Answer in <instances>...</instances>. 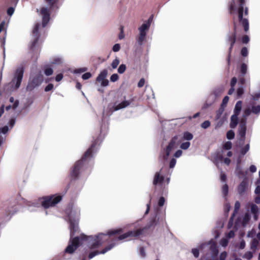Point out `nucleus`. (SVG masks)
Wrapping results in <instances>:
<instances>
[{
  "instance_id": "nucleus-42",
  "label": "nucleus",
  "mask_w": 260,
  "mask_h": 260,
  "mask_svg": "<svg viewBox=\"0 0 260 260\" xmlns=\"http://www.w3.org/2000/svg\"><path fill=\"white\" fill-rule=\"evenodd\" d=\"M251 112H252L251 111L249 107L245 109L244 111V115H243V116L244 117V118H246V117L250 115V114L251 113Z\"/></svg>"
},
{
  "instance_id": "nucleus-26",
  "label": "nucleus",
  "mask_w": 260,
  "mask_h": 260,
  "mask_svg": "<svg viewBox=\"0 0 260 260\" xmlns=\"http://www.w3.org/2000/svg\"><path fill=\"white\" fill-rule=\"evenodd\" d=\"M258 207L254 205V204H252L251 205V212L255 214L254 215V217L255 218V219H257V217H256V214L257 213V212H258Z\"/></svg>"
},
{
  "instance_id": "nucleus-63",
  "label": "nucleus",
  "mask_w": 260,
  "mask_h": 260,
  "mask_svg": "<svg viewBox=\"0 0 260 260\" xmlns=\"http://www.w3.org/2000/svg\"><path fill=\"white\" fill-rule=\"evenodd\" d=\"M14 9L13 8H12V7L9 8L7 11L8 14L10 16L12 15V14L14 13Z\"/></svg>"
},
{
  "instance_id": "nucleus-24",
  "label": "nucleus",
  "mask_w": 260,
  "mask_h": 260,
  "mask_svg": "<svg viewBox=\"0 0 260 260\" xmlns=\"http://www.w3.org/2000/svg\"><path fill=\"white\" fill-rule=\"evenodd\" d=\"M192 139H193V135L192 134H191L188 132H186L183 133V139L184 140L189 141V140H192Z\"/></svg>"
},
{
  "instance_id": "nucleus-6",
  "label": "nucleus",
  "mask_w": 260,
  "mask_h": 260,
  "mask_svg": "<svg viewBox=\"0 0 260 260\" xmlns=\"http://www.w3.org/2000/svg\"><path fill=\"white\" fill-rule=\"evenodd\" d=\"M94 147V144H93L91 145V147L89 148L87 150V151L85 152L84 156H83L82 159L81 160H79L76 163V164L75 165L74 167H73V168L71 171V174L72 176L76 177L78 175V171H79V168L82 164V162L83 160L86 157H87L91 155V152H92V149Z\"/></svg>"
},
{
  "instance_id": "nucleus-59",
  "label": "nucleus",
  "mask_w": 260,
  "mask_h": 260,
  "mask_svg": "<svg viewBox=\"0 0 260 260\" xmlns=\"http://www.w3.org/2000/svg\"><path fill=\"white\" fill-rule=\"evenodd\" d=\"M53 88V85L52 84H48L45 88V91H49Z\"/></svg>"
},
{
  "instance_id": "nucleus-43",
  "label": "nucleus",
  "mask_w": 260,
  "mask_h": 260,
  "mask_svg": "<svg viewBox=\"0 0 260 260\" xmlns=\"http://www.w3.org/2000/svg\"><path fill=\"white\" fill-rule=\"evenodd\" d=\"M91 77V74L89 72H87L82 75V78L83 80H87V79H89Z\"/></svg>"
},
{
  "instance_id": "nucleus-50",
  "label": "nucleus",
  "mask_w": 260,
  "mask_h": 260,
  "mask_svg": "<svg viewBox=\"0 0 260 260\" xmlns=\"http://www.w3.org/2000/svg\"><path fill=\"white\" fill-rule=\"evenodd\" d=\"M9 128L7 126H5L3 127L0 128V133L5 134L8 132Z\"/></svg>"
},
{
  "instance_id": "nucleus-55",
  "label": "nucleus",
  "mask_w": 260,
  "mask_h": 260,
  "mask_svg": "<svg viewBox=\"0 0 260 260\" xmlns=\"http://www.w3.org/2000/svg\"><path fill=\"white\" fill-rule=\"evenodd\" d=\"M224 210L226 213H228L230 210V205L229 203H226L224 206Z\"/></svg>"
},
{
  "instance_id": "nucleus-30",
  "label": "nucleus",
  "mask_w": 260,
  "mask_h": 260,
  "mask_svg": "<svg viewBox=\"0 0 260 260\" xmlns=\"http://www.w3.org/2000/svg\"><path fill=\"white\" fill-rule=\"evenodd\" d=\"M251 112L254 114H259L260 113V106H253L252 107Z\"/></svg>"
},
{
  "instance_id": "nucleus-1",
  "label": "nucleus",
  "mask_w": 260,
  "mask_h": 260,
  "mask_svg": "<svg viewBox=\"0 0 260 260\" xmlns=\"http://www.w3.org/2000/svg\"><path fill=\"white\" fill-rule=\"evenodd\" d=\"M66 212L68 214L70 223L71 236L70 244L66 249V252L72 253L84 240L88 241L89 242H92L90 249H93L101 246L104 242L108 240V236L104 234L98 235L94 239L92 237H87L84 235H81L80 238L77 237L73 238L74 233L78 230L77 221L80 215V209L77 207L71 205L66 210Z\"/></svg>"
},
{
  "instance_id": "nucleus-48",
  "label": "nucleus",
  "mask_w": 260,
  "mask_h": 260,
  "mask_svg": "<svg viewBox=\"0 0 260 260\" xmlns=\"http://www.w3.org/2000/svg\"><path fill=\"white\" fill-rule=\"evenodd\" d=\"M252 253L251 252H248L244 255L243 257L247 259H250L252 257Z\"/></svg>"
},
{
  "instance_id": "nucleus-4",
  "label": "nucleus",
  "mask_w": 260,
  "mask_h": 260,
  "mask_svg": "<svg viewBox=\"0 0 260 260\" xmlns=\"http://www.w3.org/2000/svg\"><path fill=\"white\" fill-rule=\"evenodd\" d=\"M23 72L24 70L23 67L21 66L17 69L15 73L14 77L11 83L12 86L15 85L14 89H17L19 87L22 79Z\"/></svg>"
},
{
  "instance_id": "nucleus-25",
  "label": "nucleus",
  "mask_w": 260,
  "mask_h": 260,
  "mask_svg": "<svg viewBox=\"0 0 260 260\" xmlns=\"http://www.w3.org/2000/svg\"><path fill=\"white\" fill-rule=\"evenodd\" d=\"M249 149V144H247L244 147L242 148L240 152V156H243L245 155Z\"/></svg>"
},
{
  "instance_id": "nucleus-51",
  "label": "nucleus",
  "mask_w": 260,
  "mask_h": 260,
  "mask_svg": "<svg viewBox=\"0 0 260 260\" xmlns=\"http://www.w3.org/2000/svg\"><path fill=\"white\" fill-rule=\"evenodd\" d=\"M241 54L243 56H246L248 55V50L246 47L243 48L241 50Z\"/></svg>"
},
{
  "instance_id": "nucleus-7",
  "label": "nucleus",
  "mask_w": 260,
  "mask_h": 260,
  "mask_svg": "<svg viewBox=\"0 0 260 260\" xmlns=\"http://www.w3.org/2000/svg\"><path fill=\"white\" fill-rule=\"evenodd\" d=\"M142 232V231L141 229H138L133 231H129L125 234L120 235L118 238V240H122L125 239L126 240H131L141 235Z\"/></svg>"
},
{
  "instance_id": "nucleus-56",
  "label": "nucleus",
  "mask_w": 260,
  "mask_h": 260,
  "mask_svg": "<svg viewBox=\"0 0 260 260\" xmlns=\"http://www.w3.org/2000/svg\"><path fill=\"white\" fill-rule=\"evenodd\" d=\"M249 41V38L247 36H244L242 39V41L243 43H247Z\"/></svg>"
},
{
  "instance_id": "nucleus-52",
  "label": "nucleus",
  "mask_w": 260,
  "mask_h": 260,
  "mask_svg": "<svg viewBox=\"0 0 260 260\" xmlns=\"http://www.w3.org/2000/svg\"><path fill=\"white\" fill-rule=\"evenodd\" d=\"M52 73H53V70L51 68H47L45 71V74L47 76L51 75L52 74Z\"/></svg>"
},
{
  "instance_id": "nucleus-15",
  "label": "nucleus",
  "mask_w": 260,
  "mask_h": 260,
  "mask_svg": "<svg viewBox=\"0 0 260 260\" xmlns=\"http://www.w3.org/2000/svg\"><path fill=\"white\" fill-rule=\"evenodd\" d=\"M114 246V245H112V244H111V245L108 246L104 249H103L102 251H101L100 252V253L104 254L107 251L110 250ZM99 253H100V252L98 250H95L93 252H91L89 254V258H92L94 256L98 255Z\"/></svg>"
},
{
  "instance_id": "nucleus-2",
  "label": "nucleus",
  "mask_w": 260,
  "mask_h": 260,
  "mask_svg": "<svg viewBox=\"0 0 260 260\" xmlns=\"http://www.w3.org/2000/svg\"><path fill=\"white\" fill-rule=\"evenodd\" d=\"M244 0H233L229 6L230 13L232 15H237L239 21L243 25L244 30L246 32L249 29L248 20L243 18V15H247L248 9L246 7L244 9Z\"/></svg>"
},
{
  "instance_id": "nucleus-49",
  "label": "nucleus",
  "mask_w": 260,
  "mask_h": 260,
  "mask_svg": "<svg viewBox=\"0 0 260 260\" xmlns=\"http://www.w3.org/2000/svg\"><path fill=\"white\" fill-rule=\"evenodd\" d=\"M229 98L228 96H225L222 100L221 107L225 106L229 101Z\"/></svg>"
},
{
  "instance_id": "nucleus-19",
  "label": "nucleus",
  "mask_w": 260,
  "mask_h": 260,
  "mask_svg": "<svg viewBox=\"0 0 260 260\" xmlns=\"http://www.w3.org/2000/svg\"><path fill=\"white\" fill-rule=\"evenodd\" d=\"M130 103L128 101H124L118 105L114 106V111H117L121 109L125 108L129 105Z\"/></svg>"
},
{
  "instance_id": "nucleus-60",
  "label": "nucleus",
  "mask_w": 260,
  "mask_h": 260,
  "mask_svg": "<svg viewBox=\"0 0 260 260\" xmlns=\"http://www.w3.org/2000/svg\"><path fill=\"white\" fill-rule=\"evenodd\" d=\"M237 83V79L235 77H233L232 79L231 82V87H234L235 85H236Z\"/></svg>"
},
{
  "instance_id": "nucleus-9",
  "label": "nucleus",
  "mask_w": 260,
  "mask_h": 260,
  "mask_svg": "<svg viewBox=\"0 0 260 260\" xmlns=\"http://www.w3.org/2000/svg\"><path fill=\"white\" fill-rule=\"evenodd\" d=\"M178 139L177 136H175L173 137L171 142H170L169 145L166 148V156H165V158L167 159L168 157L169 156L172 150L175 149L177 147V140Z\"/></svg>"
},
{
  "instance_id": "nucleus-29",
  "label": "nucleus",
  "mask_w": 260,
  "mask_h": 260,
  "mask_svg": "<svg viewBox=\"0 0 260 260\" xmlns=\"http://www.w3.org/2000/svg\"><path fill=\"white\" fill-rule=\"evenodd\" d=\"M146 36L144 35H139V37L137 40V42L139 45H142L143 42L146 39Z\"/></svg>"
},
{
  "instance_id": "nucleus-3",
  "label": "nucleus",
  "mask_w": 260,
  "mask_h": 260,
  "mask_svg": "<svg viewBox=\"0 0 260 260\" xmlns=\"http://www.w3.org/2000/svg\"><path fill=\"white\" fill-rule=\"evenodd\" d=\"M61 196L46 197L39 199L40 204L45 208L54 206L60 201Z\"/></svg>"
},
{
  "instance_id": "nucleus-27",
  "label": "nucleus",
  "mask_w": 260,
  "mask_h": 260,
  "mask_svg": "<svg viewBox=\"0 0 260 260\" xmlns=\"http://www.w3.org/2000/svg\"><path fill=\"white\" fill-rule=\"evenodd\" d=\"M229 187L226 184L223 185L222 187V193L224 197H226L228 193Z\"/></svg>"
},
{
  "instance_id": "nucleus-58",
  "label": "nucleus",
  "mask_w": 260,
  "mask_h": 260,
  "mask_svg": "<svg viewBox=\"0 0 260 260\" xmlns=\"http://www.w3.org/2000/svg\"><path fill=\"white\" fill-rule=\"evenodd\" d=\"M165 202V198L164 197H161L158 201V205L159 206L161 207L164 205Z\"/></svg>"
},
{
  "instance_id": "nucleus-10",
  "label": "nucleus",
  "mask_w": 260,
  "mask_h": 260,
  "mask_svg": "<svg viewBox=\"0 0 260 260\" xmlns=\"http://www.w3.org/2000/svg\"><path fill=\"white\" fill-rule=\"evenodd\" d=\"M40 14L42 16V26L43 27H45L46 26L50 19V14L49 13V11L47 8L43 7L41 9Z\"/></svg>"
},
{
  "instance_id": "nucleus-38",
  "label": "nucleus",
  "mask_w": 260,
  "mask_h": 260,
  "mask_svg": "<svg viewBox=\"0 0 260 260\" xmlns=\"http://www.w3.org/2000/svg\"><path fill=\"white\" fill-rule=\"evenodd\" d=\"M247 67L245 63H242L241 67V72L243 74H245L247 71Z\"/></svg>"
},
{
  "instance_id": "nucleus-35",
  "label": "nucleus",
  "mask_w": 260,
  "mask_h": 260,
  "mask_svg": "<svg viewBox=\"0 0 260 260\" xmlns=\"http://www.w3.org/2000/svg\"><path fill=\"white\" fill-rule=\"evenodd\" d=\"M190 145V143L189 142H186L182 143L180 145V148L184 150L187 149Z\"/></svg>"
},
{
  "instance_id": "nucleus-36",
  "label": "nucleus",
  "mask_w": 260,
  "mask_h": 260,
  "mask_svg": "<svg viewBox=\"0 0 260 260\" xmlns=\"http://www.w3.org/2000/svg\"><path fill=\"white\" fill-rule=\"evenodd\" d=\"M118 79L119 76L117 74H113L110 77V80L113 82H116Z\"/></svg>"
},
{
  "instance_id": "nucleus-14",
  "label": "nucleus",
  "mask_w": 260,
  "mask_h": 260,
  "mask_svg": "<svg viewBox=\"0 0 260 260\" xmlns=\"http://www.w3.org/2000/svg\"><path fill=\"white\" fill-rule=\"evenodd\" d=\"M250 219V216L248 213H245L242 218H239L236 222V227L241 224L245 226Z\"/></svg>"
},
{
  "instance_id": "nucleus-34",
  "label": "nucleus",
  "mask_w": 260,
  "mask_h": 260,
  "mask_svg": "<svg viewBox=\"0 0 260 260\" xmlns=\"http://www.w3.org/2000/svg\"><path fill=\"white\" fill-rule=\"evenodd\" d=\"M126 66L124 64H121L118 69V72L119 74L123 73L126 70Z\"/></svg>"
},
{
  "instance_id": "nucleus-53",
  "label": "nucleus",
  "mask_w": 260,
  "mask_h": 260,
  "mask_svg": "<svg viewBox=\"0 0 260 260\" xmlns=\"http://www.w3.org/2000/svg\"><path fill=\"white\" fill-rule=\"evenodd\" d=\"M176 164V160L174 158H172L171 161H170V168H173L174 167V166H175Z\"/></svg>"
},
{
  "instance_id": "nucleus-33",
  "label": "nucleus",
  "mask_w": 260,
  "mask_h": 260,
  "mask_svg": "<svg viewBox=\"0 0 260 260\" xmlns=\"http://www.w3.org/2000/svg\"><path fill=\"white\" fill-rule=\"evenodd\" d=\"M119 59L117 58H116L112 62L111 66L112 68L114 69H116L119 64Z\"/></svg>"
},
{
  "instance_id": "nucleus-37",
  "label": "nucleus",
  "mask_w": 260,
  "mask_h": 260,
  "mask_svg": "<svg viewBox=\"0 0 260 260\" xmlns=\"http://www.w3.org/2000/svg\"><path fill=\"white\" fill-rule=\"evenodd\" d=\"M87 70V69L86 68H79L78 69H76L74 71L73 73L75 74H78V73H83Z\"/></svg>"
},
{
  "instance_id": "nucleus-62",
  "label": "nucleus",
  "mask_w": 260,
  "mask_h": 260,
  "mask_svg": "<svg viewBox=\"0 0 260 260\" xmlns=\"http://www.w3.org/2000/svg\"><path fill=\"white\" fill-rule=\"evenodd\" d=\"M182 154V151L181 150H177L174 154V156L176 157H179Z\"/></svg>"
},
{
  "instance_id": "nucleus-22",
  "label": "nucleus",
  "mask_w": 260,
  "mask_h": 260,
  "mask_svg": "<svg viewBox=\"0 0 260 260\" xmlns=\"http://www.w3.org/2000/svg\"><path fill=\"white\" fill-rule=\"evenodd\" d=\"M235 41H236V35H235V33H234L233 34H232V36H231L229 38V41L231 43V46L229 48L230 52L231 51V50L233 48V45H234V43H235Z\"/></svg>"
},
{
  "instance_id": "nucleus-64",
  "label": "nucleus",
  "mask_w": 260,
  "mask_h": 260,
  "mask_svg": "<svg viewBox=\"0 0 260 260\" xmlns=\"http://www.w3.org/2000/svg\"><path fill=\"white\" fill-rule=\"evenodd\" d=\"M243 93V88L240 87L237 89V94L239 96L241 95Z\"/></svg>"
},
{
  "instance_id": "nucleus-31",
  "label": "nucleus",
  "mask_w": 260,
  "mask_h": 260,
  "mask_svg": "<svg viewBox=\"0 0 260 260\" xmlns=\"http://www.w3.org/2000/svg\"><path fill=\"white\" fill-rule=\"evenodd\" d=\"M228 243H229L228 239H227V238H226V237L222 238L220 241V244L222 247H226L228 245Z\"/></svg>"
},
{
  "instance_id": "nucleus-47",
  "label": "nucleus",
  "mask_w": 260,
  "mask_h": 260,
  "mask_svg": "<svg viewBox=\"0 0 260 260\" xmlns=\"http://www.w3.org/2000/svg\"><path fill=\"white\" fill-rule=\"evenodd\" d=\"M235 236V232L234 231H231L229 233H228L226 235V238H227V239H230V238H233Z\"/></svg>"
},
{
  "instance_id": "nucleus-16",
  "label": "nucleus",
  "mask_w": 260,
  "mask_h": 260,
  "mask_svg": "<svg viewBox=\"0 0 260 260\" xmlns=\"http://www.w3.org/2000/svg\"><path fill=\"white\" fill-rule=\"evenodd\" d=\"M240 204L239 202H238V201L236 202V203L235 204L234 212L233 215L231 217V218L229 220V228H231V227L232 226L233 223V221H234V219H233L234 216L235 215V214H236L238 212V211H239V210L240 209Z\"/></svg>"
},
{
  "instance_id": "nucleus-23",
  "label": "nucleus",
  "mask_w": 260,
  "mask_h": 260,
  "mask_svg": "<svg viewBox=\"0 0 260 260\" xmlns=\"http://www.w3.org/2000/svg\"><path fill=\"white\" fill-rule=\"evenodd\" d=\"M232 143L230 141L225 142L222 146V153H224V150H230L232 148Z\"/></svg>"
},
{
  "instance_id": "nucleus-5",
  "label": "nucleus",
  "mask_w": 260,
  "mask_h": 260,
  "mask_svg": "<svg viewBox=\"0 0 260 260\" xmlns=\"http://www.w3.org/2000/svg\"><path fill=\"white\" fill-rule=\"evenodd\" d=\"M242 105V103L241 101L237 102L235 105L234 109V114L231 116V118L230 127L231 128L236 127L238 124V116L241 110Z\"/></svg>"
},
{
  "instance_id": "nucleus-40",
  "label": "nucleus",
  "mask_w": 260,
  "mask_h": 260,
  "mask_svg": "<svg viewBox=\"0 0 260 260\" xmlns=\"http://www.w3.org/2000/svg\"><path fill=\"white\" fill-rule=\"evenodd\" d=\"M210 125V122L208 120H206L202 123L201 126L203 128H207Z\"/></svg>"
},
{
  "instance_id": "nucleus-8",
  "label": "nucleus",
  "mask_w": 260,
  "mask_h": 260,
  "mask_svg": "<svg viewBox=\"0 0 260 260\" xmlns=\"http://www.w3.org/2000/svg\"><path fill=\"white\" fill-rule=\"evenodd\" d=\"M108 74L107 70H104L98 75L96 81L101 83L102 86H107L109 84V81L106 79Z\"/></svg>"
},
{
  "instance_id": "nucleus-39",
  "label": "nucleus",
  "mask_w": 260,
  "mask_h": 260,
  "mask_svg": "<svg viewBox=\"0 0 260 260\" xmlns=\"http://www.w3.org/2000/svg\"><path fill=\"white\" fill-rule=\"evenodd\" d=\"M191 252L195 257H198L199 256V249L198 248L192 249Z\"/></svg>"
},
{
  "instance_id": "nucleus-41",
  "label": "nucleus",
  "mask_w": 260,
  "mask_h": 260,
  "mask_svg": "<svg viewBox=\"0 0 260 260\" xmlns=\"http://www.w3.org/2000/svg\"><path fill=\"white\" fill-rule=\"evenodd\" d=\"M228 253L225 251L221 252L219 255V260H225L227 257Z\"/></svg>"
},
{
  "instance_id": "nucleus-17",
  "label": "nucleus",
  "mask_w": 260,
  "mask_h": 260,
  "mask_svg": "<svg viewBox=\"0 0 260 260\" xmlns=\"http://www.w3.org/2000/svg\"><path fill=\"white\" fill-rule=\"evenodd\" d=\"M152 20V16H151L146 22L143 23L142 25L139 28V29L147 32L150 26Z\"/></svg>"
},
{
  "instance_id": "nucleus-44",
  "label": "nucleus",
  "mask_w": 260,
  "mask_h": 260,
  "mask_svg": "<svg viewBox=\"0 0 260 260\" xmlns=\"http://www.w3.org/2000/svg\"><path fill=\"white\" fill-rule=\"evenodd\" d=\"M121 232V229H116V230L111 231H110L109 232L108 234H109V235H114V234L119 233Z\"/></svg>"
},
{
  "instance_id": "nucleus-32",
  "label": "nucleus",
  "mask_w": 260,
  "mask_h": 260,
  "mask_svg": "<svg viewBox=\"0 0 260 260\" xmlns=\"http://www.w3.org/2000/svg\"><path fill=\"white\" fill-rule=\"evenodd\" d=\"M235 137V133L234 132L232 131H229L226 133V138L227 139L229 140H232Z\"/></svg>"
},
{
  "instance_id": "nucleus-20",
  "label": "nucleus",
  "mask_w": 260,
  "mask_h": 260,
  "mask_svg": "<svg viewBox=\"0 0 260 260\" xmlns=\"http://www.w3.org/2000/svg\"><path fill=\"white\" fill-rule=\"evenodd\" d=\"M240 126L239 134L241 137H244L246 132V121L245 119H243L241 121Z\"/></svg>"
},
{
  "instance_id": "nucleus-18",
  "label": "nucleus",
  "mask_w": 260,
  "mask_h": 260,
  "mask_svg": "<svg viewBox=\"0 0 260 260\" xmlns=\"http://www.w3.org/2000/svg\"><path fill=\"white\" fill-rule=\"evenodd\" d=\"M40 27H41V25L38 23L35 25L34 28L33 29L32 35L35 38V41H34V42L33 43V44L32 45V46H31L32 48L35 46V44L36 43V42L38 39V32H39V30Z\"/></svg>"
},
{
  "instance_id": "nucleus-12",
  "label": "nucleus",
  "mask_w": 260,
  "mask_h": 260,
  "mask_svg": "<svg viewBox=\"0 0 260 260\" xmlns=\"http://www.w3.org/2000/svg\"><path fill=\"white\" fill-rule=\"evenodd\" d=\"M210 249L212 253V258H207L206 256H203L201 257V260H213V259L216 257L218 252V250L217 249V246L215 243L212 244L210 247Z\"/></svg>"
},
{
  "instance_id": "nucleus-11",
  "label": "nucleus",
  "mask_w": 260,
  "mask_h": 260,
  "mask_svg": "<svg viewBox=\"0 0 260 260\" xmlns=\"http://www.w3.org/2000/svg\"><path fill=\"white\" fill-rule=\"evenodd\" d=\"M43 78L41 75H39L37 77L32 79L29 83L27 88L32 89L35 87L39 86L42 82Z\"/></svg>"
},
{
  "instance_id": "nucleus-45",
  "label": "nucleus",
  "mask_w": 260,
  "mask_h": 260,
  "mask_svg": "<svg viewBox=\"0 0 260 260\" xmlns=\"http://www.w3.org/2000/svg\"><path fill=\"white\" fill-rule=\"evenodd\" d=\"M118 38L120 40L123 39L124 38L123 27H120V33L119 35Z\"/></svg>"
},
{
  "instance_id": "nucleus-61",
  "label": "nucleus",
  "mask_w": 260,
  "mask_h": 260,
  "mask_svg": "<svg viewBox=\"0 0 260 260\" xmlns=\"http://www.w3.org/2000/svg\"><path fill=\"white\" fill-rule=\"evenodd\" d=\"M62 78H63V75L62 74H59L56 76L55 80L57 82H59L62 80Z\"/></svg>"
},
{
  "instance_id": "nucleus-46",
  "label": "nucleus",
  "mask_w": 260,
  "mask_h": 260,
  "mask_svg": "<svg viewBox=\"0 0 260 260\" xmlns=\"http://www.w3.org/2000/svg\"><path fill=\"white\" fill-rule=\"evenodd\" d=\"M120 49V45L119 44H115L112 48L114 52H118Z\"/></svg>"
},
{
  "instance_id": "nucleus-21",
  "label": "nucleus",
  "mask_w": 260,
  "mask_h": 260,
  "mask_svg": "<svg viewBox=\"0 0 260 260\" xmlns=\"http://www.w3.org/2000/svg\"><path fill=\"white\" fill-rule=\"evenodd\" d=\"M247 184L245 181H242L238 186V191L240 194H243L246 190Z\"/></svg>"
},
{
  "instance_id": "nucleus-13",
  "label": "nucleus",
  "mask_w": 260,
  "mask_h": 260,
  "mask_svg": "<svg viewBox=\"0 0 260 260\" xmlns=\"http://www.w3.org/2000/svg\"><path fill=\"white\" fill-rule=\"evenodd\" d=\"M161 170L159 172H156L155 174L153 183L154 185H156L157 184L162 185L164 181V178L163 175L161 174Z\"/></svg>"
},
{
  "instance_id": "nucleus-28",
  "label": "nucleus",
  "mask_w": 260,
  "mask_h": 260,
  "mask_svg": "<svg viewBox=\"0 0 260 260\" xmlns=\"http://www.w3.org/2000/svg\"><path fill=\"white\" fill-rule=\"evenodd\" d=\"M63 62V59L61 57H56L52 62V64H60Z\"/></svg>"
},
{
  "instance_id": "nucleus-57",
  "label": "nucleus",
  "mask_w": 260,
  "mask_h": 260,
  "mask_svg": "<svg viewBox=\"0 0 260 260\" xmlns=\"http://www.w3.org/2000/svg\"><path fill=\"white\" fill-rule=\"evenodd\" d=\"M144 84H145V80H144V79L142 78L138 82V86L139 87H142L144 86Z\"/></svg>"
},
{
  "instance_id": "nucleus-54",
  "label": "nucleus",
  "mask_w": 260,
  "mask_h": 260,
  "mask_svg": "<svg viewBox=\"0 0 260 260\" xmlns=\"http://www.w3.org/2000/svg\"><path fill=\"white\" fill-rule=\"evenodd\" d=\"M223 109H221V108L218 110V111L217 112L216 115V119H218L220 117L221 115H222V114L223 113Z\"/></svg>"
}]
</instances>
